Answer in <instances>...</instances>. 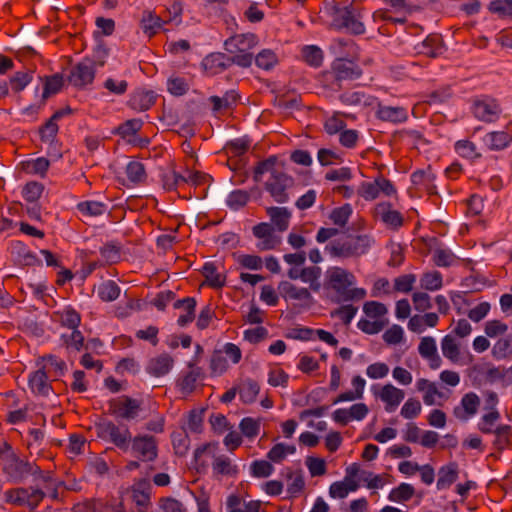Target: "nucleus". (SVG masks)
I'll use <instances>...</instances> for the list:
<instances>
[{
	"instance_id": "obj_9",
	"label": "nucleus",
	"mask_w": 512,
	"mask_h": 512,
	"mask_svg": "<svg viewBox=\"0 0 512 512\" xmlns=\"http://www.w3.org/2000/svg\"><path fill=\"white\" fill-rule=\"evenodd\" d=\"M368 414L369 407L363 402H358L347 408H339L334 410L331 414V418L334 422L340 425H347L353 421H363Z\"/></svg>"
},
{
	"instance_id": "obj_22",
	"label": "nucleus",
	"mask_w": 512,
	"mask_h": 512,
	"mask_svg": "<svg viewBox=\"0 0 512 512\" xmlns=\"http://www.w3.org/2000/svg\"><path fill=\"white\" fill-rule=\"evenodd\" d=\"M375 215L387 226L398 227L402 224L400 213L391 208L388 203H380L375 208Z\"/></svg>"
},
{
	"instance_id": "obj_63",
	"label": "nucleus",
	"mask_w": 512,
	"mask_h": 512,
	"mask_svg": "<svg viewBox=\"0 0 512 512\" xmlns=\"http://www.w3.org/2000/svg\"><path fill=\"white\" fill-rule=\"evenodd\" d=\"M351 213V206L346 204L342 207L334 209L330 214V220L338 226H344L347 223Z\"/></svg>"
},
{
	"instance_id": "obj_16",
	"label": "nucleus",
	"mask_w": 512,
	"mask_h": 512,
	"mask_svg": "<svg viewBox=\"0 0 512 512\" xmlns=\"http://www.w3.org/2000/svg\"><path fill=\"white\" fill-rule=\"evenodd\" d=\"M95 70L93 62L86 58L72 69L69 80L75 86H85L93 81Z\"/></svg>"
},
{
	"instance_id": "obj_28",
	"label": "nucleus",
	"mask_w": 512,
	"mask_h": 512,
	"mask_svg": "<svg viewBox=\"0 0 512 512\" xmlns=\"http://www.w3.org/2000/svg\"><path fill=\"white\" fill-rule=\"evenodd\" d=\"M217 448L218 447L216 444H207L196 449L194 453V459L197 469L203 470L207 468L210 463H213Z\"/></svg>"
},
{
	"instance_id": "obj_34",
	"label": "nucleus",
	"mask_w": 512,
	"mask_h": 512,
	"mask_svg": "<svg viewBox=\"0 0 512 512\" xmlns=\"http://www.w3.org/2000/svg\"><path fill=\"white\" fill-rule=\"evenodd\" d=\"M380 119L390 122H403L407 119V110L402 107L381 106L377 112Z\"/></svg>"
},
{
	"instance_id": "obj_5",
	"label": "nucleus",
	"mask_w": 512,
	"mask_h": 512,
	"mask_svg": "<svg viewBox=\"0 0 512 512\" xmlns=\"http://www.w3.org/2000/svg\"><path fill=\"white\" fill-rule=\"evenodd\" d=\"M279 290L282 298L297 312L310 309L315 300L306 287H301L288 281L280 283Z\"/></svg>"
},
{
	"instance_id": "obj_31",
	"label": "nucleus",
	"mask_w": 512,
	"mask_h": 512,
	"mask_svg": "<svg viewBox=\"0 0 512 512\" xmlns=\"http://www.w3.org/2000/svg\"><path fill=\"white\" fill-rule=\"evenodd\" d=\"M228 512H259V504L254 501H245L237 495H230L227 498Z\"/></svg>"
},
{
	"instance_id": "obj_41",
	"label": "nucleus",
	"mask_w": 512,
	"mask_h": 512,
	"mask_svg": "<svg viewBox=\"0 0 512 512\" xmlns=\"http://www.w3.org/2000/svg\"><path fill=\"white\" fill-rule=\"evenodd\" d=\"M441 349L444 357L452 362H457L460 358L459 344L451 335H446L441 343Z\"/></svg>"
},
{
	"instance_id": "obj_43",
	"label": "nucleus",
	"mask_w": 512,
	"mask_h": 512,
	"mask_svg": "<svg viewBox=\"0 0 512 512\" xmlns=\"http://www.w3.org/2000/svg\"><path fill=\"white\" fill-rule=\"evenodd\" d=\"M414 492V487L411 484L402 483L390 491L388 499L392 502L401 503L411 499Z\"/></svg>"
},
{
	"instance_id": "obj_53",
	"label": "nucleus",
	"mask_w": 512,
	"mask_h": 512,
	"mask_svg": "<svg viewBox=\"0 0 512 512\" xmlns=\"http://www.w3.org/2000/svg\"><path fill=\"white\" fill-rule=\"evenodd\" d=\"M492 353L497 359H503L512 353V336L500 338L493 346Z\"/></svg>"
},
{
	"instance_id": "obj_55",
	"label": "nucleus",
	"mask_w": 512,
	"mask_h": 512,
	"mask_svg": "<svg viewBox=\"0 0 512 512\" xmlns=\"http://www.w3.org/2000/svg\"><path fill=\"white\" fill-rule=\"evenodd\" d=\"M248 200L249 194L246 191L234 190L227 196L226 203L231 209L238 210L246 205Z\"/></svg>"
},
{
	"instance_id": "obj_47",
	"label": "nucleus",
	"mask_w": 512,
	"mask_h": 512,
	"mask_svg": "<svg viewBox=\"0 0 512 512\" xmlns=\"http://www.w3.org/2000/svg\"><path fill=\"white\" fill-rule=\"evenodd\" d=\"M131 493L133 501L140 508H144L149 504V485L147 483H139L135 485Z\"/></svg>"
},
{
	"instance_id": "obj_17",
	"label": "nucleus",
	"mask_w": 512,
	"mask_h": 512,
	"mask_svg": "<svg viewBox=\"0 0 512 512\" xmlns=\"http://www.w3.org/2000/svg\"><path fill=\"white\" fill-rule=\"evenodd\" d=\"M479 404V397L475 393H467L462 397L460 404L454 408V415L459 420L467 421L477 413Z\"/></svg>"
},
{
	"instance_id": "obj_36",
	"label": "nucleus",
	"mask_w": 512,
	"mask_h": 512,
	"mask_svg": "<svg viewBox=\"0 0 512 512\" xmlns=\"http://www.w3.org/2000/svg\"><path fill=\"white\" fill-rule=\"evenodd\" d=\"M77 209L84 216L96 217L104 214L108 210V206L100 201L87 200L78 203Z\"/></svg>"
},
{
	"instance_id": "obj_40",
	"label": "nucleus",
	"mask_w": 512,
	"mask_h": 512,
	"mask_svg": "<svg viewBox=\"0 0 512 512\" xmlns=\"http://www.w3.org/2000/svg\"><path fill=\"white\" fill-rule=\"evenodd\" d=\"M97 294L103 301H114L120 295V288L114 281L108 280L97 287Z\"/></svg>"
},
{
	"instance_id": "obj_64",
	"label": "nucleus",
	"mask_w": 512,
	"mask_h": 512,
	"mask_svg": "<svg viewBox=\"0 0 512 512\" xmlns=\"http://www.w3.org/2000/svg\"><path fill=\"white\" fill-rule=\"evenodd\" d=\"M389 374V366L383 362H375L367 366L366 375L373 380L383 379Z\"/></svg>"
},
{
	"instance_id": "obj_30",
	"label": "nucleus",
	"mask_w": 512,
	"mask_h": 512,
	"mask_svg": "<svg viewBox=\"0 0 512 512\" xmlns=\"http://www.w3.org/2000/svg\"><path fill=\"white\" fill-rule=\"evenodd\" d=\"M70 113V109L57 111L41 129V138L44 142L52 143L58 132L57 121L66 114Z\"/></svg>"
},
{
	"instance_id": "obj_46",
	"label": "nucleus",
	"mask_w": 512,
	"mask_h": 512,
	"mask_svg": "<svg viewBox=\"0 0 512 512\" xmlns=\"http://www.w3.org/2000/svg\"><path fill=\"white\" fill-rule=\"evenodd\" d=\"M296 448L294 445L278 443L272 447L268 453V458L274 462H280L285 459L288 455L294 454Z\"/></svg>"
},
{
	"instance_id": "obj_25",
	"label": "nucleus",
	"mask_w": 512,
	"mask_h": 512,
	"mask_svg": "<svg viewBox=\"0 0 512 512\" xmlns=\"http://www.w3.org/2000/svg\"><path fill=\"white\" fill-rule=\"evenodd\" d=\"M511 140V135L508 132L493 131L484 136L483 143L490 150H501L506 148Z\"/></svg>"
},
{
	"instance_id": "obj_49",
	"label": "nucleus",
	"mask_w": 512,
	"mask_h": 512,
	"mask_svg": "<svg viewBox=\"0 0 512 512\" xmlns=\"http://www.w3.org/2000/svg\"><path fill=\"white\" fill-rule=\"evenodd\" d=\"M421 287L435 291L442 287V275L438 271L425 273L420 280Z\"/></svg>"
},
{
	"instance_id": "obj_29",
	"label": "nucleus",
	"mask_w": 512,
	"mask_h": 512,
	"mask_svg": "<svg viewBox=\"0 0 512 512\" xmlns=\"http://www.w3.org/2000/svg\"><path fill=\"white\" fill-rule=\"evenodd\" d=\"M175 307L182 311L177 320L180 326L184 327L194 320L196 301L193 298L179 300L175 303Z\"/></svg>"
},
{
	"instance_id": "obj_23",
	"label": "nucleus",
	"mask_w": 512,
	"mask_h": 512,
	"mask_svg": "<svg viewBox=\"0 0 512 512\" xmlns=\"http://www.w3.org/2000/svg\"><path fill=\"white\" fill-rule=\"evenodd\" d=\"M359 482L343 478L341 481L332 483L329 487V495L334 499H343L350 493L358 490Z\"/></svg>"
},
{
	"instance_id": "obj_58",
	"label": "nucleus",
	"mask_w": 512,
	"mask_h": 512,
	"mask_svg": "<svg viewBox=\"0 0 512 512\" xmlns=\"http://www.w3.org/2000/svg\"><path fill=\"white\" fill-rule=\"evenodd\" d=\"M236 100L237 94L234 91L227 92L223 97L213 96L210 99L214 111L230 108Z\"/></svg>"
},
{
	"instance_id": "obj_59",
	"label": "nucleus",
	"mask_w": 512,
	"mask_h": 512,
	"mask_svg": "<svg viewBox=\"0 0 512 512\" xmlns=\"http://www.w3.org/2000/svg\"><path fill=\"white\" fill-rule=\"evenodd\" d=\"M126 174L131 182H141L145 178V168L142 163L131 161L126 166Z\"/></svg>"
},
{
	"instance_id": "obj_20",
	"label": "nucleus",
	"mask_w": 512,
	"mask_h": 512,
	"mask_svg": "<svg viewBox=\"0 0 512 512\" xmlns=\"http://www.w3.org/2000/svg\"><path fill=\"white\" fill-rule=\"evenodd\" d=\"M132 448L143 460H153L157 455L156 444L152 437H136L133 440Z\"/></svg>"
},
{
	"instance_id": "obj_57",
	"label": "nucleus",
	"mask_w": 512,
	"mask_h": 512,
	"mask_svg": "<svg viewBox=\"0 0 512 512\" xmlns=\"http://www.w3.org/2000/svg\"><path fill=\"white\" fill-rule=\"evenodd\" d=\"M203 274L211 286L220 287L224 284L223 275L217 272L213 263H205L203 266Z\"/></svg>"
},
{
	"instance_id": "obj_27",
	"label": "nucleus",
	"mask_w": 512,
	"mask_h": 512,
	"mask_svg": "<svg viewBox=\"0 0 512 512\" xmlns=\"http://www.w3.org/2000/svg\"><path fill=\"white\" fill-rule=\"evenodd\" d=\"M267 213L278 231L283 232L289 227L291 213L286 207H270Z\"/></svg>"
},
{
	"instance_id": "obj_44",
	"label": "nucleus",
	"mask_w": 512,
	"mask_h": 512,
	"mask_svg": "<svg viewBox=\"0 0 512 512\" xmlns=\"http://www.w3.org/2000/svg\"><path fill=\"white\" fill-rule=\"evenodd\" d=\"M49 161L44 157L32 159L23 163V169L29 174L44 176L49 168Z\"/></svg>"
},
{
	"instance_id": "obj_48",
	"label": "nucleus",
	"mask_w": 512,
	"mask_h": 512,
	"mask_svg": "<svg viewBox=\"0 0 512 512\" xmlns=\"http://www.w3.org/2000/svg\"><path fill=\"white\" fill-rule=\"evenodd\" d=\"M62 86L63 78L58 74L45 78L44 90L42 94L43 100H46L50 96L58 93Z\"/></svg>"
},
{
	"instance_id": "obj_8",
	"label": "nucleus",
	"mask_w": 512,
	"mask_h": 512,
	"mask_svg": "<svg viewBox=\"0 0 512 512\" xmlns=\"http://www.w3.org/2000/svg\"><path fill=\"white\" fill-rule=\"evenodd\" d=\"M7 503L16 506H28L34 509L43 498V493L37 489L15 488L4 493Z\"/></svg>"
},
{
	"instance_id": "obj_61",
	"label": "nucleus",
	"mask_w": 512,
	"mask_h": 512,
	"mask_svg": "<svg viewBox=\"0 0 512 512\" xmlns=\"http://www.w3.org/2000/svg\"><path fill=\"white\" fill-rule=\"evenodd\" d=\"M433 260L437 266L447 267L456 263L457 259L451 251L439 248L433 252Z\"/></svg>"
},
{
	"instance_id": "obj_2",
	"label": "nucleus",
	"mask_w": 512,
	"mask_h": 512,
	"mask_svg": "<svg viewBox=\"0 0 512 512\" xmlns=\"http://www.w3.org/2000/svg\"><path fill=\"white\" fill-rule=\"evenodd\" d=\"M374 241L367 235L349 236L328 243L325 252L333 259L359 257L368 252Z\"/></svg>"
},
{
	"instance_id": "obj_10",
	"label": "nucleus",
	"mask_w": 512,
	"mask_h": 512,
	"mask_svg": "<svg viewBox=\"0 0 512 512\" xmlns=\"http://www.w3.org/2000/svg\"><path fill=\"white\" fill-rule=\"evenodd\" d=\"M102 437L108 438L117 447L127 450L131 440V433L127 427L117 426L112 422H106L99 426Z\"/></svg>"
},
{
	"instance_id": "obj_15",
	"label": "nucleus",
	"mask_w": 512,
	"mask_h": 512,
	"mask_svg": "<svg viewBox=\"0 0 512 512\" xmlns=\"http://www.w3.org/2000/svg\"><path fill=\"white\" fill-rule=\"evenodd\" d=\"M416 387L423 394V401L428 406L440 405L447 399V395L437 387L436 383L427 379H418Z\"/></svg>"
},
{
	"instance_id": "obj_42",
	"label": "nucleus",
	"mask_w": 512,
	"mask_h": 512,
	"mask_svg": "<svg viewBox=\"0 0 512 512\" xmlns=\"http://www.w3.org/2000/svg\"><path fill=\"white\" fill-rule=\"evenodd\" d=\"M162 24L161 18L151 12L145 13L141 20V27L148 36L155 35L162 27Z\"/></svg>"
},
{
	"instance_id": "obj_14",
	"label": "nucleus",
	"mask_w": 512,
	"mask_h": 512,
	"mask_svg": "<svg viewBox=\"0 0 512 512\" xmlns=\"http://www.w3.org/2000/svg\"><path fill=\"white\" fill-rule=\"evenodd\" d=\"M291 184V178L282 172H272L266 183V189L269 191L275 201L283 203L287 200L286 189Z\"/></svg>"
},
{
	"instance_id": "obj_51",
	"label": "nucleus",
	"mask_w": 512,
	"mask_h": 512,
	"mask_svg": "<svg viewBox=\"0 0 512 512\" xmlns=\"http://www.w3.org/2000/svg\"><path fill=\"white\" fill-rule=\"evenodd\" d=\"M239 426L244 436L248 438H254L260 432L261 421L260 419L246 417L242 419Z\"/></svg>"
},
{
	"instance_id": "obj_11",
	"label": "nucleus",
	"mask_w": 512,
	"mask_h": 512,
	"mask_svg": "<svg viewBox=\"0 0 512 512\" xmlns=\"http://www.w3.org/2000/svg\"><path fill=\"white\" fill-rule=\"evenodd\" d=\"M381 192L387 196H390L395 192L392 183L382 177L376 178L371 182H363L358 188V193L365 200H374L379 196Z\"/></svg>"
},
{
	"instance_id": "obj_3",
	"label": "nucleus",
	"mask_w": 512,
	"mask_h": 512,
	"mask_svg": "<svg viewBox=\"0 0 512 512\" xmlns=\"http://www.w3.org/2000/svg\"><path fill=\"white\" fill-rule=\"evenodd\" d=\"M364 317L358 321V328L364 333H379L389 322L388 308L383 303L368 301L363 305Z\"/></svg>"
},
{
	"instance_id": "obj_33",
	"label": "nucleus",
	"mask_w": 512,
	"mask_h": 512,
	"mask_svg": "<svg viewBox=\"0 0 512 512\" xmlns=\"http://www.w3.org/2000/svg\"><path fill=\"white\" fill-rule=\"evenodd\" d=\"M300 280L303 283L309 284L310 289L314 292H319L321 289L320 277L321 268L315 266L302 267V273L299 274Z\"/></svg>"
},
{
	"instance_id": "obj_62",
	"label": "nucleus",
	"mask_w": 512,
	"mask_h": 512,
	"mask_svg": "<svg viewBox=\"0 0 512 512\" xmlns=\"http://www.w3.org/2000/svg\"><path fill=\"white\" fill-rule=\"evenodd\" d=\"M154 101V96L150 92L135 93L131 99L132 106L135 109L147 110Z\"/></svg>"
},
{
	"instance_id": "obj_6",
	"label": "nucleus",
	"mask_w": 512,
	"mask_h": 512,
	"mask_svg": "<svg viewBox=\"0 0 512 512\" xmlns=\"http://www.w3.org/2000/svg\"><path fill=\"white\" fill-rule=\"evenodd\" d=\"M373 396L380 400L388 413L394 412L405 398V392L391 383L384 385H373L371 387Z\"/></svg>"
},
{
	"instance_id": "obj_39",
	"label": "nucleus",
	"mask_w": 512,
	"mask_h": 512,
	"mask_svg": "<svg viewBox=\"0 0 512 512\" xmlns=\"http://www.w3.org/2000/svg\"><path fill=\"white\" fill-rule=\"evenodd\" d=\"M213 471L216 474L233 475L237 472V467L231 459L224 455H216L212 463Z\"/></svg>"
},
{
	"instance_id": "obj_35",
	"label": "nucleus",
	"mask_w": 512,
	"mask_h": 512,
	"mask_svg": "<svg viewBox=\"0 0 512 512\" xmlns=\"http://www.w3.org/2000/svg\"><path fill=\"white\" fill-rule=\"evenodd\" d=\"M33 80V74L29 70H22L15 72L9 78V88L15 92L19 93L23 91Z\"/></svg>"
},
{
	"instance_id": "obj_4",
	"label": "nucleus",
	"mask_w": 512,
	"mask_h": 512,
	"mask_svg": "<svg viewBox=\"0 0 512 512\" xmlns=\"http://www.w3.org/2000/svg\"><path fill=\"white\" fill-rule=\"evenodd\" d=\"M328 18L330 26L336 29H346L353 34L364 32V25L352 14L347 7L326 6L322 11Z\"/></svg>"
},
{
	"instance_id": "obj_19",
	"label": "nucleus",
	"mask_w": 512,
	"mask_h": 512,
	"mask_svg": "<svg viewBox=\"0 0 512 512\" xmlns=\"http://www.w3.org/2000/svg\"><path fill=\"white\" fill-rule=\"evenodd\" d=\"M351 387L352 390L340 393L333 403L338 404L361 400L364 397L366 380L360 375H355L351 379Z\"/></svg>"
},
{
	"instance_id": "obj_12",
	"label": "nucleus",
	"mask_w": 512,
	"mask_h": 512,
	"mask_svg": "<svg viewBox=\"0 0 512 512\" xmlns=\"http://www.w3.org/2000/svg\"><path fill=\"white\" fill-rule=\"evenodd\" d=\"M472 112L480 121L493 122L499 117L500 108L494 99L485 97L475 100Z\"/></svg>"
},
{
	"instance_id": "obj_18",
	"label": "nucleus",
	"mask_w": 512,
	"mask_h": 512,
	"mask_svg": "<svg viewBox=\"0 0 512 512\" xmlns=\"http://www.w3.org/2000/svg\"><path fill=\"white\" fill-rule=\"evenodd\" d=\"M257 44L253 34H240L230 37L225 41V49L229 53L249 52Z\"/></svg>"
},
{
	"instance_id": "obj_54",
	"label": "nucleus",
	"mask_w": 512,
	"mask_h": 512,
	"mask_svg": "<svg viewBox=\"0 0 512 512\" xmlns=\"http://www.w3.org/2000/svg\"><path fill=\"white\" fill-rule=\"evenodd\" d=\"M44 186L41 183L28 182L22 190V196L26 201L36 202L42 195Z\"/></svg>"
},
{
	"instance_id": "obj_26",
	"label": "nucleus",
	"mask_w": 512,
	"mask_h": 512,
	"mask_svg": "<svg viewBox=\"0 0 512 512\" xmlns=\"http://www.w3.org/2000/svg\"><path fill=\"white\" fill-rule=\"evenodd\" d=\"M458 477V466L456 463H449L442 466L438 471L437 489L449 488Z\"/></svg>"
},
{
	"instance_id": "obj_1",
	"label": "nucleus",
	"mask_w": 512,
	"mask_h": 512,
	"mask_svg": "<svg viewBox=\"0 0 512 512\" xmlns=\"http://www.w3.org/2000/svg\"><path fill=\"white\" fill-rule=\"evenodd\" d=\"M355 275L341 266H330L325 272V286L345 299H362L366 296L364 288L356 287Z\"/></svg>"
},
{
	"instance_id": "obj_37",
	"label": "nucleus",
	"mask_w": 512,
	"mask_h": 512,
	"mask_svg": "<svg viewBox=\"0 0 512 512\" xmlns=\"http://www.w3.org/2000/svg\"><path fill=\"white\" fill-rule=\"evenodd\" d=\"M11 253L23 265H33L36 262V257L30 252L27 246L20 242L14 241L10 246Z\"/></svg>"
},
{
	"instance_id": "obj_50",
	"label": "nucleus",
	"mask_w": 512,
	"mask_h": 512,
	"mask_svg": "<svg viewBox=\"0 0 512 512\" xmlns=\"http://www.w3.org/2000/svg\"><path fill=\"white\" fill-rule=\"evenodd\" d=\"M255 61L259 68L270 70L277 64L278 57L272 50L264 49L256 56Z\"/></svg>"
},
{
	"instance_id": "obj_7",
	"label": "nucleus",
	"mask_w": 512,
	"mask_h": 512,
	"mask_svg": "<svg viewBox=\"0 0 512 512\" xmlns=\"http://www.w3.org/2000/svg\"><path fill=\"white\" fill-rule=\"evenodd\" d=\"M109 410L115 417L127 421L138 419L142 412L140 402L129 397H119L110 401Z\"/></svg>"
},
{
	"instance_id": "obj_45",
	"label": "nucleus",
	"mask_w": 512,
	"mask_h": 512,
	"mask_svg": "<svg viewBox=\"0 0 512 512\" xmlns=\"http://www.w3.org/2000/svg\"><path fill=\"white\" fill-rule=\"evenodd\" d=\"M455 151L463 158L476 159L480 157V153L474 143L469 140H459L455 143Z\"/></svg>"
},
{
	"instance_id": "obj_32",
	"label": "nucleus",
	"mask_w": 512,
	"mask_h": 512,
	"mask_svg": "<svg viewBox=\"0 0 512 512\" xmlns=\"http://www.w3.org/2000/svg\"><path fill=\"white\" fill-rule=\"evenodd\" d=\"M29 386L33 393L39 395H48L51 390L47 375L43 370H37L29 377Z\"/></svg>"
},
{
	"instance_id": "obj_56",
	"label": "nucleus",
	"mask_w": 512,
	"mask_h": 512,
	"mask_svg": "<svg viewBox=\"0 0 512 512\" xmlns=\"http://www.w3.org/2000/svg\"><path fill=\"white\" fill-rule=\"evenodd\" d=\"M404 335V329L397 324H393L384 332L383 340L388 345H397L404 340Z\"/></svg>"
},
{
	"instance_id": "obj_60",
	"label": "nucleus",
	"mask_w": 512,
	"mask_h": 512,
	"mask_svg": "<svg viewBox=\"0 0 512 512\" xmlns=\"http://www.w3.org/2000/svg\"><path fill=\"white\" fill-rule=\"evenodd\" d=\"M305 487L304 477L300 474H293L288 478L287 493L290 497L299 496Z\"/></svg>"
},
{
	"instance_id": "obj_21",
	"label": "nucleus",
	"mask_w": 512,
	"mask_h": 512,
	"mask_svg": "<svg viewBox=\"0 0 512 512\" xmlns=\"http://www.w3.org/2000/svg\"><path fill=\"white\" fill-rule=\"evenodd\" d=\"M173 364L174 360L170 355L162 354L149 361L147 371L155 377H161L169 373Z\"/></svg>"
},
{
	"instance_id": "obj_24",
	"label": "nucleus",
	"mask_w": 512,
	"mask_h": 512,
	"mask_svg": "<svg viewBox=\"0 0 512 512\" xmlns=\"http://www.w3.org/2000/svg\"><path fill=\"white\" fill-rule=\"evenodd\" d=\"M208 177L198 171H186L184 175H178L176 173H172L169 178L165 181V186L168 189H172L174 186H176L179 181H184L191 183L193 185H199L204 183Z\"/></svg>"
},
{
	"instance_id": "obj_13",
	"label": "nucleus",
	"mask_w": 512,
	"mask_h": 512,
	"mask_svg": "<svg viewBox=\"0 0 512 512\" xmlns=\"http://www.w3.org/2000/svg\"><path fill=\"white\" fill-rule=\"evenodd\" d=\"M253 233L257 238V247L260 250H271L277 247L281 238L275 234L274 229L268 223H260L253 228Z\"/></svg>"
},
{
	"instance_id": "obj_52",
	"label": "nucleus",
	"mask_w": 512,
	"mask_h": 512,
	"mask_svg": "<svg viewBox=\"0 0 512 512\" xmlns=\"http://www.w3.org/2000/svg\"><path fill=\"white\" fill-rule=\"evenodd\" d=\"M423 52L431 57L442 53V39L439 35H430L423 41Z\"/></svg>"
},
{
	"instance_id": "obj_38",
	"label": "nucleus",
	"mask_w": 512,
	"mask_h": 512,
	"mask_svg": "<svg viewBox=\"0 0 512 512\" xmlns=\"http://www.w3.org/2000/svg\"><path fill=\"white\" fill-rule=\"evenodd\" d=\"M259 390V385L250 379L242 381L239 385V395L244 403L254 402Z\"/></svg>"
}]
</instances>
